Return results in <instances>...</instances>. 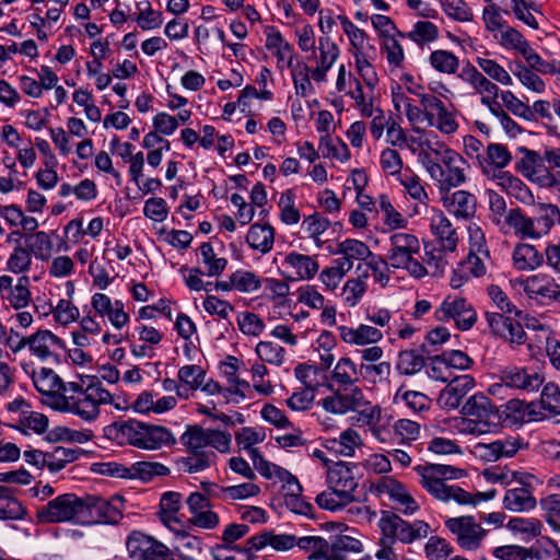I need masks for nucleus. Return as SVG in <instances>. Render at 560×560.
<instances>
[{
  "mask_svg": "<svg viewBox=\"0 0 560 560\" xmlns=\"http://www.w3.org/2000/svg\"><path fill=\"white\" fill-rule=\"evenodd\" d=\"M366 288V282L361 277L348 279L341 292L345 304L349 307L358 305L363 298Z\"/></svg>",
  "mask_w": 560,
  "mask_h": 560,
  "instance_id": "59",
  "label": "nucleus"
},
{
  "mask_svg": "<svg viewBox=\"0 0 560 560\" xmlns=\"http://www.w3.org/2000/svg\"><path fill=\"white\" fill-rule=\"evenodd\" d=\"M430 229L436 238V244L446 250L455 252L458 245V234L452 221L442 210H433Z\"/></svg>",
  "mask_w": 560,
  "mask_h": 560,
  "instance_id": "19",
  "label": "nucleus"
},
{
  "mask_svg": "<svg viewBox=\"0 0 560 560\" xmlns=\"http://www.w3.org/2000/svg\"><path fill=\"white\" fill-rule=\"evenodd\" d=\"M331 381L335 387H357L359 375L354 362L350 358H341L332 370Z\"/></svg>",
  "mask_w": 560,
  "mask_h": 560,
  "instance_id": "34",
  "label": "nucleus"
},
{
  "mask_svg": "<svg viewBox=\"0 0 560 560\" xmlns=\"http://www.w3.org/2000/svg\"><path fill=\"white\" fill-rule=\"evenodd\" d=\"M535 401L526 404L524 400L510 399L499 409L498 422H506L509 424H516L528 421H537L536 417L539 415L535 411Z\"/></svg>",
  "mask_w": 560,
  "mask_h": 560,
  "instance_id": "21",
  "label": "nucleus"
},
{
  "mask_svg": "<svg viewBox=\"0 0 560 560\" xmlns=\"http://www.w3.org/2000/svg\"><path fill=\"white\" fill-rule=\"evenodd\" d=\"M462 412L479 420L482 427H491L498 423L499 408L483 394H475L469 397L464 404Z\"/></svg>",
  "mask_w": 560,
  "mask_h": 560,
  "instance_id": "18",
  "label": "nucleus"
},
{
  "mask_svg": "<svg viewBox=\"0 0 560 560\" xmlns=\"http://www.w3.org/2000/svg\"><path fill=\"white\" fill-rule=\"evenodd\" d=\"M182 444L186 447V452H211L207 450V429L199 425H189L180 436Z\"/></svg>",
  "mask_w": 560,
  "mask_h": 560,
  "instance_id": "45",
  "label": "nucleus"
},
{
  "mask_svg": "<svg viewBox=\"0 0 560 560\" xmlns=\"http://www.w3.org/2000/svg\"><path fill=\"white\" fill-rule=\"evenodd\" d=\"M65 389L71 392L69 412L88 422L98 418L101 406L112 402L110 392L104 388L101 382L91 383L86 387L69 382Z\"/></svg>",
  "mask_w": 560,
  "mask_h": 560,
  "instance_id": "7",
  "label": "nucleus"
},
{
  "mask_svg": "<svg viewBox=\"0 0 560 560\" xmlns=\"http://www.w3.org/2000/svg\"><path fill=\"white\" fill-rule=\"evenodd\" d=\"M200 254L202 262L207 267L206 275L209 277H215L223 272L226 268L228 260L223 257H217L213 247L210 243H202L200 246Z\"/></svg>",
  "mask_w": 560,
  "mask_h": 560,
  "instance_id": "54",
  "label": "nucleus"
},
{
  "mask_svg": "<svg viewBox=\"0 0 560 560\" xmlns=\"http://www.w3.org/2000/svg\"><path fill=\"white\" fill-rule=\"evenodd\" d=\"M502 504L505 510L525 512L534 510L537 501L530 489L515 487L505 492Z\"/></svg>",
  "mask_w": 560,
  "mask_h": 560,
  "instance_id": "30",
  "label": "nucleus"
},
{
  "mask_svg": "<svg viewBox=\"0 0 560 560\" xmlns=\"http://www.w3.org/2000/svg\"><path fill=\"white\" fill-rule=\"evenodd\" d=\"M407 37L418 45L432 43L439 37V28L430 21H418Z\"/></svg>",
  "mask_w": 560,
  "mask_h": 560,
  "instance_id": "55",
  "label": "nucleus"
},
{
  "mask_svg": "<svg viewBox=\"0 0 560 560\" xmlns=\"http://www.w3.org/2000/svg\"><path fill=\"white\" fill-rule=\"evenodd\" d=\"M354 466L348 463L338 462L327 471V485L329 489L336 490L341 500L354 501V491L358 480L354 476Z\"/></svg>",
  "mask_w": 560,
  "mask_h": 560,
  "instance_id": "15",
  "label": "nucleus"
},
{
  "mask_svg": "<svg viewBox=\"0 0 560 560\" xmlns=\"http://www.w3.org/2000/svg\"><path fill=\"white\" fill-rule=\"evenodd\" d=\"M458 77L468 83L481 97L499 96L500 89L491 82L481 71L468 63L465 66Z\"/></svg>",
  "mask_w": 560,
  "mask_h": 560,
  "instance_id": "27",
  "label": "nucleus"
},
{
  "mask_svg": "<svg viewBox=\"0 0 560 560\" xmlns=\"http://www.w3.org/2000/svg\"><path fill=\"white\" fill-rule=\"evenodd\" d=\"M448 253L451 252L439 245L432 247L425 245L424 257L421 256L420 262L427 267V275L438 276L443 273L447 265L446 254Z\"/></svg>",
  "mask_w": 560,
  "mask_h": 560,
  "instance_id": "39",
  "label": "nucleus"
},
{
  "mask_svg": "<svg viewBox=\"0 0 560 560\" xmlns=\"http://www.w3.org/2000/svg\"><path fill=\"white\" fill-rule=\"evenodd\" d=\"M476 62H477V66L479 67V69L483 73L489 75L491 79H493L494 81H497L503 85H512L513 84V80H512V77L510 75V73L502 66H500L497 61H494L492 59L479 57V58H477Z\"/></svg>",
  "mask_w": 560,
  "mask_h": 560,
  "instance_id": "61",
  "label": "nucleus"
},
{
  "mask_svg": "<svg viewBox=\"0 0 560 560\" xmlns=\"http://www.w3.org/2000/svg\"><path fill=\"white\" fill-rule=\"evenodd\" d=\"M104 432L107 439L119 445L128 444L142 450H159L176 443L167 428L135 419L116 421L105 427Z\"/></svg>",
  "mask_w": 560,
  "mask_h": 560,
  "instance_id": "3",
  "label": "nucleus"
},
{
  "mask_svg": "<svg viewBox=\"0 0 560 560\" xmlns=\"http://www.w3.org/2000/svg\"><path fill=\"white\" fill-rule=\"evenodd\" d=\"M200 539L187 533H178L175 537L172 555H177L180 560H194L201 552Z\"/></svg>",
  "mask_w": 560,
  "mask_h": 560,
  "instance_id": "36",
  "label": "nucleus"
},
{
  "mask_svg": "<svg viewBox=\"0 0 560 560\" xmlns=\"http://www.w3.org/2000/svg\"><path fill=\"white\" fill-rule=\"evenodd\" d=\"M445 527L465 550H477L487 535V530L471 515L451 517L445 522Z\"/></svg>",
  "mask_w": 560,
  "mask_h": 560,
  "instance_id": "11",
  "label": "nucleus"
},
{
  "mask_svg": "<svg viewBox=\"0 0 560 560\" xmlns=\"http://www.w3.org/2000/svg\"><path fill=\"white\" fill-rule=\"evenodd\" d=\"M336 255L347 256L352 262L354 260H365L373 256V252L362 241L354 238H346L337 244Z\"/></svg>",
  "mask_w": 560,
  "mask_h": 560,
  "instance_id": "43",
  "label": "nucleus"
},
{
  "mask_svg": "<svg viewBox=\"0 0 560 560\" xmlns=\"http://www.w3.org/2000/svg\"><path fill=\"white\" fill-rule=\"evenodd\" d=\"M415 470L420 477L421 487L435 500L447 503L454 501L459 505H477L481 501L490 500L495 491L477 492L475 494L464 490L452 480H457L466 476L465 469L451 466L430 464L417 466Z\"/></svg>",
  "mask_w": 560,
  "mask_h": 560,
  "instance_id": "1",
  "label": "nucleus"
},
{
  "mask_svg": "<svg viewBox=\"0 0 560 560\" xmlns=\"http://www.w3.org/2000/svg\"><path fill=\"white\" fill-rule=\"evenodd\" d=\"M501 232L514 234L521 240H535L529 215L521 208L508 210L502 221H498Z\"/></svg>",
  "mask_w": 560,
  "mask_h": 560,
  "instance_id": "20",
  "label": "nucleus"
},
{
  "mask_svg": "<svg viewBox=\"0 0 560 560\" xmlns=\"http://www.w3.org/2000/svg\"><path fill=\"white\" fill-rule=\"evenodd\" d=\"M255 352L265 363L280 366L284 362L285 350L278 343L269 340L259 341L256 345Z\"/></svg>",
  "mask_w": 560,
  "mask_h": 560,
  "instance_id": "46",
  "label": "nucleus"
},
{
  "mask_svg": "<svg viewBox=\"0 0 560 560\" xmlns=\"http://www.w3.org/2000/svg\"><path fill=\"white\" fill-rule=\"evenodd\" d=\"M334 448L342 456H353L355 448L362 444L360 434L354 429H346L338 440L332 441Z\"/></svg>",
  "mask_w": 560,
  "mask_h": 560,
  "instance_id": "56",
  "label": "nucleus"
},
{
  "mask_svg": "<svg viewBox=\"0 0 560 560\" xmlns=\"http://www.w3.org/2000/svg\"><path fill=\"white\" fill-rule=\"evenodd\" d=\"M500 382L492 387H509L526 393L537 392L545 378L542 374L533 369L510 365L504 368L499 375Z\"/></svg>",
  "mask_w": 560,
  "mask_h": 560,
  "instance_id": "12",
  "label": "nucleus"
},
{
  "mask_svg": "<svg viewBox=\"0 0 560 560\" xmlns=\"http://www.w3.org/2000/svg\"><path fill=\"white\" fill-rule=\"evenodd\" d=\"M27 249L40 260H48L51 255L52 242L46 232H37L25 236Z\"/></svg>",
  "mask_w": 560,
  "mask_h": 560,
  "instance_id": "49",
  "label": "nucleus"
},
{
  "mask_svg": "<svg viewBox=\"0 0 560 560\" xmlns=\"http://www.w3.org/2000/svg\"><path fill=\"white\" fill-rule=\"evenodd\" d=\"M424 357L416 349L401 350L398 353L396 369L400 374L415 375L424 368Z\"/></svg>",
  "mask_w": 560,
  "mask_h": 560,
  "instance_id": "41",
  "label": "nucleus"
},
{
  "mask_svg": "<svg viewBox=\"0 0 560 560\" xmlns=\"http://www.w3.org/2000/svg\"><path fill=\"white\" fill-rule=\"evenodd\" d=\"M533 3L528 0H502V11L506 14L513 12L514 15L532 28H538V23L532 14Z\"/></svg>",
  "mask_w": 560,
  "mask_h": 560,
  "instance_id": "44",
  "label": "nucleus"
},
{
  "mask_svg": "<svg viewBox=\"0 0 560 560\" xmlns=\"http://www.w3.org/2000/svg\"><path fill=\"white\" fill-rule=\"evenodd\" d=\"M201 486L210 497L220 500H244L260 493L259 486L254 482H244L229 487H219L214 483L202 482Z\"/></svg>",
  "mask_w": 560,
  "mask_h": 560,
  "instance_id": "23",
  "label": "nucleus"
},
{
  "mask_svg": "<svg viewBox=\"0 0 560 560\" xmlns=\"http://www.w3.org/2000/svg\"><path fill=\"white\" fill-rule=\"evenodd\" d=\"M362 542L353 537L337 536L331 544L328 542L327 560H346V552H361Z\"/></svg>",
  "mask_w": 560,
  "mask_h": 560,
  "instance_id": "40",
  "label": "nucleus"
},
{
  "mask_svg": "<svg viewBox=\"0 0 560 560\" xmlns=\"http://www.w3.org/2000/svg\"><path fill=\"white\" fill-rule=\"evenodd\" d=\"M24 515L25 509L12 495V490L3 487V492L0 494V520H21Z\"/></svg>",
  "mask_w": 560,
  "mask_h": 560,
  "instance_id": "48",
  "label": "nucleus"
},
{
  "mask_svg": "<svg viewBox=\"0 0 560 560\" xmlns=\"http://www.w3.org/2000/svg\"><path fill=\"white\" fill-rule=\"evenodd\" d=\"M327 389L330 395L318 402L326 412L338 416L357 413V421L361 424H373L381 418V407L373 405L361 387H335L332 384L327 385Z\"/></svg>",
  "mask_w": 560,
  "mask_h": 560,
  "instance_id": "4",
  "label": "nucleus"
},
{
  "mask_svg": "<svg viewBox=\"0 0 560 560\" xmlns=\"http://www.w3.org/2000/svg\"><path fill=\"white\" fill-rule=\"evenodd\" d=\"M83 497L65 493L48 501L36 512L39 523L54 524L74 522L82 523Z\"/></svg>",
  "mask_w": 560,
  "mask_h": 560,
  "instance_id": "8",
  "label": "nucleus"
},
{
  "mask_svg": "<svg viewBox=\"0 0 560 560\" xmlns=\"http://www.w3.org/2000/svg\"><path fill=\"white\" fill-rule=\"evenodd\" d=\"M124 499L119 495L106 500L101 497H83L81 525L117 524L122 517Z\"/></svg>",
  "mask_w": 560,
  "mask_h": 560,
  "instance_id": "9",
  "label": "nucleus"
},
{
  "mask_svg": "<svg viewBox=\"0 0 560 560\" xmlns=\"http://www.w3.org/2000/svg\"><path fill=\"white\" fill-rule=\"evenodd\" d=\"M402 523V518L390 511H383L378 521V527L382 533V539L389 542L397 541V535Z\"/></svg>",
  "mask_w": 560,
  "mask_h": 560,
  "instance_id": "62",
  "label": "nucleus"
},
{
  "mask_svg": "<svg viewBox=\"0 0 560 560\" xmlns=\"http://www.w3.org/2000/svg\"><path fill=\"white\" fill-rule=\"evenodd\" d=\"M512 260L517 270L529 271L539 267L544 258L534 245L520 243L513 250Z\"/></svg>",
  "mask_w": 560,
  "mask_h": 560,
  "instance_id": "29",
  "label": "nucleus"
},
{
  "mask_svg": "<svg viewBox=\"0 0 560 560\" xmlns=\"http://www.w3.org/2000/svg\"><path fill=\"white\" fill-rule=\"evenodd\" d=\"M295 546L301 550L311 551L310 559H328V541L320 536L296 537Z\"/></svg>",
  "mask_w": 560,
  "mask_h": 560,
  "instance_id": "50",
  "label": "nucleus"
},
{
  "mask_svg": "<svg viewBox=\"0 0 560 560\" xmlns=\"http://www.w3.org/2000/svg\"><path fill=\"white\" fill-rule=\"evenodd\" d=\"M129 479H139L142 482H150L154 477L167 476L171 470L158 462H137L129 466Z\"/></svg>",
  "mask_w": 560,
  "mask_h": 560,
  "instance_id": "35",
  "label": "nucleus"
},
{
  "mask_svg": "<svg viewBox=\"0 0 560 560\" xmlns=\"http://www.w3.org/2000/svg\"><path fill=\"white\" fill-rule=\"evenodd\" d=\"M538 408L535 411L539 413L537 421L550 419L560 422V389L555 383H547L541 390L540 399L536 402Z\"/></svg>",
  "mask_w": 560,
  "mask_h": 560,
  "instance_id": "22",
  "label": "nucleus"
},
{
  "mask_svg": "<svg viewBox=\"0 0 560 560\" xmlns=\"http://www.w3.org/2000/svg\"><path fill=\"white\" fill-rule=\"evenodd\" d=\"M512 72L528 90L536 93H542L545 91L546 84L536 71L530 70L522 62H516L515 69H513Z\"/></svg>",
  "mask_w": 560,
  "mask_h": 560,
  "instance_id": "57",
  "label": "nucleus"
},
{
  "mask_svg": "<svg viewBox=\"0 0 560 560\" xmlns=\"http://www.w3.org/2000/svg\"><path fill=\"white\" fill-rule=\"evenodd\" d=\"M281 214V221L285 224H296L300 219V211L295 208V194L292 189H287L281 194L278 203Z\"/></svg>",
  "mask_w": 560,
  "mask_h": 560,
  "instance_id": "53",
  "label": "nucleus"
},
{
  "mask_svg": "<svg viewBox=\"0 0 560 560\" xmlns=\"http://www.w3.org/2000/svg\"><path fill=\"white\" fill-rule=\"evenodd\" d=\"M539 505L544 511L547 523L553 529L560 532V494L553 493L541 498Z\"/></svg>",
  "mask_w": 560,
  "mask_h": 560,
  "instance_id": "58",
  "label": "nucleus"
},
{
  "mask_svg": "<svg viewBox=\"0 0 560 560\" xmlns=\"http://www.w3.org/2000/svg\"><path fill=\"white\" fill-rule=\"evenodd\" d=\"M535 240L547 235L552 226L560 222V209L551 203H538L533 215H529Z\"/></svg>",
  "mask_w": 560,
  "mask_h": 560,
  "instance_id": "24",
  "label": "nucleus"
},
{
  "mask_svg": "<svg viewBox=\"0 0 560 560\" xmlns=\"http://www.w3.org/2000/svg\"><path fill=\"white\" fill-rule=\"evenodd\" d=\"M434 316L439 322L454 320L459 330H469L477 322V312L474 306L464 298L447 296Z\"/></svg>",
  "mask_w": 560,
  "mask_h": 560,
  "instance_id": "10",
  "label": "nucleus"
},
{
  "mask_svg": "<svg viewBox=\"0 0 560 560\" xmlns=\"http://www.w3.org/2000/svg\"><path fill=\"white\" fill-rule=\"evenodd\" d=\"M444 209L457 220L470 221L477 212V196L468 190L458 189L440 192Z\"/></svg>",
  "mask_w": 560,
  "mask_h": 560,
  "instance_id": "14",
  "label": "nucleus"
},
{
  "mask_svg": "<svg viewBox=\"0 0 560 560\" xmlns=\"http://www.w3.org/2000/svg\"><path fill=\"white\" fill-rule=\"evenodd\" d=\"M283 266L294 270V279L311 280L319 270L316 256H308L300 253H289L283 259Z\"/></svg>",
  "mask_w": 560,
  "mask_h": 560,
  "instance_id": "28",
  "label": "nucleus"
},
{
  "mask_svg": "<svg viewBox=\"0 0 560 560\" xmlns=\"http://www.w3.org/2000/svg\"><path fill=\"white\" fill-rule=\"evenodd\" d=\"M91 305L96 314L107 317L116 329H121L129 323V315L125 312V305L120 300L113 302L106 294L95 293L92 295Z\"/></svg>",
  "mask_w": 560,
  "mask_h": 560,
  "instance_id": "17",
  "label": "nucleus"
},
{
  "mask_svg": "<svg viewBox=\"0 0 560 560\" xmlns=\"http://www.w3.org/2000/svg\"><path fill=\"white\" fill-rule=\"evenodd\" d=\"M419 238L409 232H395L389 236L388 264L394 269H404L409 276L420 279L427 276V267L420 262Z\"/></svg>",
  "mask_w": 560,
  "mask_h": 560,
  "instance_id": "6",
  "label": "nucleus"
},
{
  "mask_svg": "<svg viewBox=\"0 0 560 560\" xmlns=\"http://www.w3.org/2000/svg\"><path fill=\"white\" fill-rule=\"evenodd\" d=\"M428 147L429 151L422 150L419 153V160L439 192L452 190L466 183L468 164L459 153L444 145L440 149Z\"/></svg>",
  "mask_w": 560,
  "mask_h": 560,
  "instance_id": "2",
  "label": "nucleus"
},
{
  "mask_svg": "<svg viewBox=\"0 0 560 560\" xmlns=\"http://www.w3.org/2000/svg\"><path fill=\"white\" fill-rule=\"evenodd\" d=\"M28 341L31 352L40 360L48 359L57 350L66 349L65 342L49 330H38L30 336Z\"/></svg>",
  "mask_w": 560,
  "mask_h": 560,
  "instance_id": "25",
  "label": "nucleus"
},
{
  "mask_svg": "<svg viewBox=\"0 0 560 560\" xmlns=\"http://www.w3.org/2000/svg\"><path fill=\"white\" fill-rule=\"evenodd\" d=\"M294 374L305 387L313 392L318 390L320 387L327 388V385H332V383L328 381L324 369L315 365L299 364L294 369Z\"/></svg>",
  "mask_w": 560,
  "mask_h": 560,
  "instance_id": "33",
  "label": "nucleus"
},
{
  "mask_svg": "<svg viewBox=\"0 0 560 560\" xmlns=\"http://www.w3.org/2000/svg\"><path fill=\"white\" fill-rule=\"evenodd\" d=\"M441 3L448 18L458 22L472 21V10L465 0H441Z\"/></svg>",
  "mask_w": 560,
  "mask_h": 560,
  "instance_id": "60",
  "label": "nucleus"
},
{
  "mask_svg": "<svg viewBox=\"0 0 560 560\" xmlns=\"http://www.w3.org/2000/svg\"><path fill=\"white\" fill-rule=\"evenodd\" d=\"M338 330L343 342L355 346L377 343L384 336L378 328L366 324H360L358 327L340 326Z\"/></svg>",
  "mask_w": 560,
  "mask_h": 560,
  "instance_id": "26",
  "label": "nucleus"
},
{
  "mask_svg": "<svg viewBox=\"0 0 560 560\" xmlns=\"http://www.w3.org/2000/svg\"><path fill=\"white\" fill-rule=\"evenodd\" d=\"M430 66L439 73L454 74L459 68V59L445 49L433 50L429 56Z\"/></svg>",
  "mask_w": 560,
  "mask_h": 560,
  "instance_id": "42",
  "label": "nucleus"
},
{
  "mask_svg": "<svg viewBox=\"0 0 560 560\" xmlns=\"http://www.w3.org/2000/svg\"><path fill=\"white\" fill-rule=\"evenodd\" d=\"M541 527V522L535 517H512L506 524V528L521 536L523 540H530L539 536Z\"/></svg>",
  "mask_w": 560,
  "mask_h": 560,
  "instance_id": "38",
  "label": "nucleus"
},
{
  "mask_svg": "<svg viewBox=\"0 0 560 560\" xmlns=\"http://www.w3.org/2000/svg\"><path fill=\"white\" fill-rule=\"evenodd\" d=\"M32 380L35 388L42 395L56 392V389L68 392V389H65L67 383H63L51 369L42 368L38 372L33 373Z\"/></svg>",
  "mask_w": 560,
  "mask_h": 560,
  "instance_id": "37",
  "label": "nucleus"
},
{
  "mask_svg": "<svg viewBox=\"0 0 560 560\" xmlns=\"http://www.w3.org/2000/svg\"><path fill=\"white\" fill-rule=\"evenodd\" d=\"M187 455L177 459L178 469L186 474L201 472L214 464V452H186Z\"/></svg>",
  "mask_w": 560,
  "mask_h": 560,
  "instance_id": "31",
  "label": "nucleus"
},
{
  "mask_svg": "<svg viewBox=\"0 0 560 560\" xmlns=\"http://www.w3.org/2000/svg\"><path fill=\"white\" fill-rule=\"evenodd\" d=\"M235 290L243 293H252L261 287L260 278L253 271L236 270L232 273Z\"/></svg>",
  "mask_w": 560,
  "mask_h": 560,
  "instance_id": "63",
  "label": "nucleus"
},
{
  "mask_svg": "<svg viewBox=\"0 0 560 560\" xmlns=\"http://www.w3.org/2000/svg\"><path fill=\"white\" fill-rule=\"evenodd\" d=\"M153 540V538L142 533L133 532L126 541L129 556L132 559L141 560L148 549L152 547Z\"/></svg>",
  "mask_w": 560,
  "mask_h": 560,
  "instance_id": "64",
  "label": "nucleus"
},
{
  "mask_svg": "<svg viewBox=\"0 0 560 560\" xmlns=\"http://www.w3.org/2000/svg\"><path fill=\"white\" fill-rule=\"evenodd\" d=\"M291 74L298 95L306 97L314 92V88L310 79V67L306 63L298 62L292 67Z\"/></svg>",
  "mask_w": 560,
  "mask_h": 560,
  "instance_id": "52",
  "label": "nucleus"
},
{
  "mask_svg": "<svg viewBox=\"0 0 560 560\" xmlns=\"http://www.w3.org/2000/svg\"><path fill=\"white\" fill-rule=\"evenodd\" d=\"M7 300L14 310H21L28 306L32 295L30 291V278L22 276L18 279L15 285L8 292Z\"/></svg>",
  "mask_w": 560,
  "mask_h": 560,
  "instance_id": "47",
  "label": "nucleus"
},
{
  "mask_svg": "<svg viewBox=\"0 0 560 560\" xmlns=\"http://www.w3.org/2000/svg\"><path fill=\"white\" fill-rule=\"evenodd\" d=\"M441 390L438 402L446 410H453L459 407L464 397L474 388L475 380L471 375L464 374L452 377Z\"/></svg>",
  "mask_w": 560,
  "mask_h": 560,
  "instance_id": "16",
  "label": "nucleus"
},
{
  "mask_svg": "<svg viewBox=\"0 0 560 560\" xmlns=\"http://www.w3.org/2000/svg\"><path fill=\"white\" fill-rule=\"evenodd\" d=\"M429 533V524L424 521H415L413 523H409L402 520L400 524L397 540L402 544H411L412 541L424 538Z\"/></svg>",
  "mask_w": 560,
  "mask_h": 560,
  "instance_id": "51",
  "label": "nucleus"
},
{
  "mask_svg": "<svg viewBox=\"0 0 560 560\" xmlns=\"http://www.w3.org/2000/svg\"><path fill=\"white\" fill-rule=\"evenodd\" d=\"M375 491L383 495H387L394 502V508L406 514H413L419 510V505L406 487L392 476H384L374 485Z\"/></svg>",
  "mask_w": 560,
  "mask_h": 560,
  "instance_id": "13",
  "label": "nucleus"
},
{
  "mask_svg": "<svg viewBox=\"0 0 560 560\" xmlns=\"http://www.w3.org/2000/svg\"><path fill=\"white\" fill-rule=\"evenodd\" d=\"M275 240L273 228L269 224H253L246 235L247 244L255 250L266 254L272 249Z\"/></svg>",
  "mask_w": 560,
  "mask_h": 560,
  "instance_id": "32",
  "label": "nucleus"
},
{
  "mask_svg": "<svg viewBox=\"0 0 560 560\" xmlns=\"http://www.w3.org/2000/svg\"><path fill=\"white\" fill-rule=\"evenodd\" d=\"M512 155L508 148L501 143H490L486 149V158L479 161L485 175L492 173V178L498 182L510 195L514 196L522 202L533 200L529 188L512 174L502 171L510 164Z\"/></svg>",
  "mask_w": 560,
  "mask_h": 560,
  "instance_id": "5",
  "label": "nucleus"
}]
</instances>
